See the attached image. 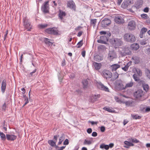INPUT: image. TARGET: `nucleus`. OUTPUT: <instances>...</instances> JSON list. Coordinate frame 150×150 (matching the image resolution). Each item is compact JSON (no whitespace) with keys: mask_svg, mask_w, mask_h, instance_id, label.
Masks as SVG:
<instances>
[{"mask_svg":"<svg viewBox=\"0 0 150 150\" xmlns=\"http://www.w3.org/2000/svg\"><path fill=\"white\" fill-rule=\"evenodd\" d=\"M129 4L127 2V1L125 0V1H124L122 5V8H126Z\"/></svg>","mask_w":150,"mask_h":150,"instance_id":"nucleus-37","label":"nucleus"},{"mask_svg":"<svg viewBox=\"0 0 150 150\" xmlns=\"http://www.w3.org/2000/svg\"><path fill=\"white\" fill-rule=\"evenodd\" d=\"M115 22L118 24L123 23L124 22V20L121 16H117L115 18Z\"/></svg>","mask_w":150,"mask_h":150,"instance_id":"nucleus-11","label":"nucleus"},{"mask_svg":"<svg viewBox=\"0 0 150 150\" xmlns=\"http://www.w3.org/2000/svg\"><path fill=\"white\" fill-rule=\"evenodd\" d=\"M82 83L83 85V88H86L88 85V80L87 79L83 80L82 81Z\"/></svg>","mask_w":150,"mask_h":150,"instance_id":"nucleus-33","label":"nucleus"},{"mask_svg":"<svg viewBox=\"0 0 150 150\" xmlns=\"http://www.w3.org/2000/svg\"><path fill=\"white\" fill-rule=\"evenodd\" d=\"M66 13L65 12H63L62 11H59V16L60 18L62 20L63 18V17L66 16Z\"/></svg>","mask_w":150,"mask_h":150,"instance_id":"nucleus-28","label":"nucleus"},{"mask_svg":"<svg viewBox=\"0 0 150 150\" xmlns=\"http://www.w3.org/2000/svg\"><path fill=\"white\" fill-rule=\"evenodd\" d=\"M65 139L64 135V134H62L61 136L60 137L59 141L58 143V145H60L62 143V141Z\"/></svg>","mask_w":150,"mask_h":150,"instance_id":"nucleus-36","label":"nucleus"},{"mask_svg":"<svg viewBox=\"0 0 150 150\" xmlns=\"http://www.w3.org/2000/svg\"><path fill=\"white\" fill-rule=\"evenodd\" d=\"M125 144L127 146H125V147H129L130 146H133L134 145V144H133L132 143H131L130 142H129L127 141H125L124 142Z\"/></svg>","mask_w":150,"mask_h":150,"instance_id":"nucleus-30","label":"nucleus"},{"mask_svg":"<svg viewBox=\"0 0 150 150\" xmlns=\"http://www.w3.org/2000/svg\"><path fill=\"white\" fill-rule=\"evenodd\" d=\"M7 139L9 141H13L17 138V136L13 134H6Z\"/></svg>","mask_w":150,"mask_h":150,"instance_id":"nucleus-16","label":"nucleus"},{"mask_svg":"<svg viewBox=\"0 0 150 150\" xmlns=\"http://www.w3.org/2000/svg\"><path fill=\"white\" fill-rule=\"evenodd\" d=\"M143 11L144 12H146V13H148L149 12V8L148 7H146L145 8L144 10Z\"/></svg>","mask_w":150,"mask_h":150,"instance_id":"nucleus-56","label":"nucleus"},{"mask_svg":"<svg viewBox=\"0 0 150 150\" xmlns=\"http://www.w3.org/2000/svg\"><path fill=\"white\" fill-rule=\"evenodd\" d=\"M123 38L125 41L131 43L134 42L136 40L135 36L132 34L129 33L125 34Z\"/></svg>","mask_w":150,"mask_h":150,"instance_id":"nucleus-1","label":"nucleus"},{"mask_svg":"<svg viewBox=\"0 0 150 150\" xmlns=\"http://www.w3.org/2000/svg\"><path fill=\"white\" fill-rule=\"evenodd\" d=\"M102 75L104 78L107 79L112 77V74L109 70H104L102 72Z\"/></svg>","mask_w":150,"mask_h":150,"instance_id":"nucleus-5","label":"nucleus"},{"mask_svg":"<svg viewBox=\"0 0 150 150\" xmlns=\"http://www.w3.org/2000/svg\"><path fill=\"white\" fill-rule=\"evenodd\" d=\"M75 93L77 94H80L82 93V92L80 90L78 89L76 91Z\"/></svg>","mask_w":150,"mask_h":150,"instance_id":"nucleus-52","label":"nucleus"},{"mask_svg":"<svg viewBox=\"0 0 150 150\" xmlns=\"http://www.w3.org/2000/svg\"><path fill=\"white\" fill-rule=\"evenodd\" d=\"M129 141L130 142H132L134 143H137L139 142V140H138L136 138L133 139L131 138L129 139Z\"/></svg>","mask_w":150,"mask_h":150,"instance_id":"nucleus-39","label":"nucleus"},{"mask_svg":"<svg viewBox=\"0 0 150 150\" xmlns=\"http://www.w3.org/2000/svg\"><path fill=\"white\" fill-rule=\"evenodd\" d=\"M69 144V140L67 139H66L64 141L63 144L64 145H67Z\"/></svg>","mask_w":150,"mask_h":150,"instance_id":"nucleus-53","label":"nucleus"},{"mask_svg":"<svg viewBox=\"0 0 150 150\" xmlns=\"http://www.w3.org/2000/svg\"><path fill=\"white\" fill-rule=\"evenodd\" d=\"M92 140H89L87 139L84 140L83 144L84 145H90L92 143Z\"/></svg>","mask_w":150,"mask_h":150,"instance_id":"nucleus-35","label":"nucleus"},{"mask_svg":"<svg viewBox=\"0 0 150 150\" xmlns=\"http://www.w3.org/2000/svg\"><path fill=\"white\" fill-rule=\"evenodd\" d=\"M131 47L132 49L134 50H137L139 47V45L137 43H134L132 44Z\"/></svg>","mask_w":150,"mask_h":150,"instance_id":"nucleus-25","label":"nucleus"},{"mask_svg":"<svg viewBox=\"0 0 150 150\" xmlns=\"http://www.w3.org/2000/svg\"><path fill=\"white\" fill-rule=\"evenodd\" d=\"M117 55L115 52L114 51H110L108 54V59L110 61L112 60L113 59L116 58Z\"/></svg>","mask_w":150,"mask_h":150,"instance_id":"nucleus-10","label":"nucleus"},{"mask_svg":"<svg viewBox=\"0 0 150 150\" xmlns=\"http://www.w3.org/2000/svg\"><path fill=\"white\" fill-rule=\"evenodd\" d=\"M47 24H40L39 26L40 28H45L47 27Z\"/></svg>","mask_w":150,"mask_h":150,"instance_id":"nucleus-48","label":"nucleus"},{"mask_svg":"<svg viewBox=\"0 0 150 150\" xmlns=\"http://www.w3.org/2000/svg\"><path fill=\"white\" fill-rule=\"evenodd\" d=\"M83 33V32L82 31H80L78 34L77 36L79 37H80L82 35Z\"/></svg>","mask_w":150,"mask_h":150,"instance_id":"nucleus-59","label":"nucleus"},{"mask_svg":"<svg viewBox=\"0 0 150 150\" xmlns=\"http://www.w3.org/2000/svg\"><path fill=\"white\" fill-rule=\"evenodd\" d=\"M36 69H35L33 70V72H30L29 74H28V76L29 77H31L33 76H34V74L36 72Z\"/></svg>","mask_w":150,"mask_h":150,"instance_id":"nucleus-47","label":"nucleus"},{"mask_svg":"<svg viewBox=\"0 0 150 150\" xmlns=\"http://www.w3.org/2000/svg\"><path fill=\"white\" fill-rule=\"evenodd\" d=\"M25 103L23 105V106L25 105L26 104H27L29 102L28 98H27V99H25Z\"/></svg>","mask_w":150,"mask_h":150,"instance_id":"nucleus-62","label":"nucleus"},{"mask_svg":"<svg viewBox=\"0 0 150 150\" xmlns=\"http://www.w3.org/2000/svg\"><path fill=\"white\" fill-rule=\"evenodd\" d=\"M145 109L144 108V105H141L140 107V110L141 111H144V110Z\"/></svg>","mask_w":150,"mask_h":150,"instance_id":"nucleus-63","label":"nucleus"},{"mask_svg":"<svg viewBox=\"0 0 150 150\" xmlns=\"http://www.w3.org/2000/svg\"><path fill=\"white\" fill-rule=\"evenodd\" d=\"M120 53L122 56H124L126 55L131 54V52L127 47V48H124L122 51L120 52Z\"/></svg>","mask_w":150,"mask_h":150,"instance_id":"nucleus-9","label":"nucleus"},{"mask_svg":"<svg viewBox=\"0 0 150 150\" xmlns=\"http://www.w3.org/2000/svg\"><path fill=\"white\" fill-rule=\"evenodd\" d=\"M150 111V108L147 107L145 109V112H149Z\"/></svg>","mask_w":150,"mask_h":150,"instance_id":"nucleus-64","label":"nucleus"},{"mask_svg":"<svg viewBox=\"0 0 150 150\" xmlns=\"http://www.w3.org/2000/svg\"><path fill=\"white\" fill-rule=\"evenodd\" d=\"M136 23L134 21L131 20L128 22L127 27L129 30H134L136 28Z\"/></svg>","mask_w":150,"mask_h":150,"instance_id":"nucleus-6","label":"nucleus"},{"mask_svg":"<svg viewBox=\"0 0 150 150\" xmlns=\"http://www.w3.org/2000/svg\"><path fill=\"white\" fill-rule=\"evenodd\" d=\"M131 116L132 118L134 119H139L141 118V116L137 115L132 114Z\"/></svg>","mask_w":150,"mask_h":150,"instance_id":"nucleus-40","label":"nucleus"},{"mask_svg":"<svg viewBox=\"0 0 150 150\" xmlns=\"http://www.w3.org/2000/svg\"><path fill=\"white\" fill-rule=\"evenodd\" d=\"M43 41L45 43L49 46L52 45V42H50V41H52L51 40L47 38H45Z\"/></svg>","mask_w":150,"mask_h":150,"instance_id":"nucleus-23","label":"nucleus"},{"mask_svg":"<svg viewBox=\"0 0 150 150\" xmlns=\"http://www.w3.org/2000/svg\"><path fill=\"white\" fill-rule=\"evenodd\" d=\"M140 85H142L143 89L146 91H147L149 88V86L148 84H146L144 81H141L139 82Z\"/></svg>","mask_w":150,"mask_h":150,"instance_id":"nucleus-14","label":"nucleus"},{"mask_svg":"<svg viewBox=\"0 0 150 150\" xmlns=\"http://www.w3.org/2000/svg\"><path fill=\"white\" fill-rule=\"evenodd\" d=\"M147 30V29L146 28H143L141 30L140 33L144 34Z\"/></svg>","mask_w":150,"mask_h":150,"instance_id":"nucleus-45","label":"nucleus"},{"mask_svg":"<svg viewBox=\"0 0 150 150\" xmlns=\"http://www.w3.org/2000/svg\"><path fill=\"white\" fill-rule=\"evenodd\" d=\"M105 38V40H107V38L105 36H101L100 37V39L97 40L98 42L102 44H106V41H105V40H103V38Z\"/></svg>","mask_w":150,"mask_h":150,"instance_id":"nucleus-24","label":"nucleus"},{"mask_svg":"<svg viewBox=\"0 0 150 150\" xmlns=\"http://www.w3.org/2000/svg\"><path fill=\"white\" fill-rule=\"evenodd\" d=\"M147 41L146 40H142L140 41V44L142 45H144L147 44Z\"/></svg>","mask_w":150,"mask_h":150,"instance_id":"nucleus-44","label":"nucleus"},{"mask_svg":"<svg viewBox=\"0 0 150 150\" xmlns=\"http://www.w3.org/2000/svg\"><path fill=\"white\" fill-rule=\"evenodd\" d=\"M97 132H93L92 134V136L94 137H96L97 136Z\"/></svg>","mask_w":150,"mask_h":150,"instance_id":"nucleus-57","label":"nucleus"},{"mask_svg":"<svg viewBox=\"0 0 150 150\" xmlns=\"http://www.w3.org/2000/svg\"><path fill=\"white\" fill-rule=\"evenodd\" d=\"M143 95V91L139 90L136 91L134 93V96L137 98H139L142 97Z\"/></svg>","mask_w":150,"mask_h":150,"instance_id":"nucleus-13","label":"nucleus"},{"mask_svg":"<svg viewBox=\"0 0 150 150\" xmlns=\"http://www.w3.org/2000/svg\"><path fill=\"white\" fill-rule=\"evenodd\" d=\"M98 87L101 90L107 92H109V89L108 88L105 86L101 83H99L98 84Z\"/></svg>","mask_w":150,"mask_h":150,"instance_id":"nucleus-18","label":"nucleus"},{"mask_svg":"<svg viewBox=\"0 0 150 150\" xmlns=\"http://www.w3.org/2000/svg\"><path fill=\"white\" fill-rule=\"evenodd\" d=\"M116 84L117 86L119 87L121 89H122L123 85L122 84V81L120 80H117L116 81Z\"/></svg>","mask_w":150,"mask_h":150,"instance_id":"nucleus-17","label":"nucleus"},{"mask_svg":"<svg viewBox=\"0 0 150 150\" xmlns=\"http://www.w3.org/2000/svg\"><path fill=\"white\" fill-rule=\"evenodd\" d=\"M136 72H137V74L139 76H141L142 75V72L141 70L139 69H137L136 70Z\"/></svg>","mask_w":150,"mask_h":150,"instance_id":"nucleus-42","label":"nucleus"},{"mask_svg":"<svg viewBox=\"0 0 150 150\" xmlns=\"http://www.w3.org/2000/svg\"><path fill=\"white\" fill-rule=\"evenodd\" d=\"M105 130V127L104 126H102L100 128V131L102 132H104Z\"/></svg>","mask_w":150,"mask_h":150,"instance_id":"nucleus-61","label":"nucleus"},{"mask_svg":"<svg viewBox=\"0 0 150 150\" xmlns=\"http://www.w3.org/2000/svg\"><path fill=\"white\" fill-rule=\"evenodd\" d=\"M132 59L135 64H138L139 62V59L137 57H132Z\"/></svg>","mask_w":150,"mask_h":150,"instance_id":"nucleus-27","label":"nucleus"},{"mask_svg":"<svg viewBox=\"0 0 150 150\" xmlns=\"http://www.w3.org/2000/svg\"><path fill=\"white\" fill-rule=\"evenodd\" d=\"M100 148L101 149L104 148L106 150H108L109 148V146L108 145L103 144L100 145Z\"/></svg>","mask_w":150,"mask_h":150,"instance_id":"nucleus-38","label":"nucleus"},{"mask_svg":"<svg viewBox=\"0 0 150 150\" xmlns=\"http://www.w3.org/2000/svg\"><path fill=\"white\" fill-rule=\"evenodd\" d=\"M82 28H83V27L82 26H79L75 28V30L77 31H79V30H81Z\"/></svg>","mask_w":150,"mask_h":150,"instance_id":"nucleus-54","label":"nucleus"},{"mask_svg":"<svg viewBox=\"0 0 150 150\" xmlns=\"http://www.w3.org/2000/svg\"><path fill=\"white\" fill-rule=\"evenodd\" d=\"M114 78L115 79H116L118 77L119 75L118 74L117 72H115L114 74Z\"/></svg>","mask_w":150,"mask_h":150,"instance_id":"nucleus-55","label":"nucleus"},{"mask_svg":"<svg viewBox=\"0 0 150 150\" xmlns=\"http://www.w3.org/2000/svg\"><path fill=\"white\" fill-rule=\"evenodd\" d=\"M45 32L48 34L54 35H57L58 34L59 31L56 28H52L47 29Z\"/></svg>","mask_w":150,"mask_h":150,"instance_id":"nucleus-4","label":"nucleus"},{"mask_svg":"<svg viewBox=\"0 0 150 150\" xmlns=\"http://www.w3.org/2000/svg\"><path fill=\"white\" fill-rule=\"evenodd\" d=\"M1 108L2 110L4 111H5L6 108V103H4V104L3 105Z\"/></svg>","mask_w":150,"mask_h":150,"instance_id":"nucleus-49","label":"nucleus"},{"mask_svg":"<svg viewBox=\"0 0 150 150\" xmlns=\"http://www.w3.org/2000/svg\"><path fill=\"white\" fill-rule=\"evenodd\" d=\"M111 23L110 19L105 18L103 19L101 22L102 27L103 28L106 27L108 25H110Z\"/></svg>","mask_w":150,"mask_h":150,"instance_id":"nucleus-8","label":"nucleus"},{"mask_svg":"<svg viewBox=\"0 0 150 150\" xmlns=\"http://www.w3.org/2000/svg\"><path fill=\"white\" fill-rule=\"evenodd\" d=\"M147 76L150 79V71L149 70H147L146 72Z\"/></svg>","mask_w":150,"mask_h":150,"instance_id":"nucleus-51","label":"nucleus"},{"mask_svg":"<svg viewBox=\"0 0 150 150\" xmlns=\"http://www.w3.org/2000/svg\"><path fill=\"white\" fill-rule=\"evenodd\" d=\"M83 41L81 40L79 41L77 44V48L80 47L83 45Z\"/></svg>","mask_w":150,"mask_h":150,"instance_id":"nucleus-46","label":"nucleus"},{"mask_svg":"<svg viewBox=\"0 0 150 150\" xmlns=\"http://www.w3.org/2000/svg\"><path fill=\"white\" fill-rule=\"evenodd\" d=\"M132 63V62L129 61L127 64H126V65H125V64H124L125 65V67H122L121 68L122 69L125 71H127L129 67L131 65Z\"/></svg>","mask_w":150,"mask_h":150,"instance_id":"nucleus-19","label":"nucleus"},{"mask_svg":"<svg viewBox=\"0 0 150 150\" xmlns=\"http://www.w3.org/2000/svg\"><path fill=\"white\" fill-rule=\"evenodd\" d=\"M87 132L88 134H90L92 132V129L91 128H88L87 129Z\"/></svg>","mask_w":150,"mask_h":150,"instance_id":"nucleus-58","label":"nucleus"},{"mask_svg":"<svg viewBox=\"0 0 150 150\" xmlns=\"http://www.w3.org/2000/svg\"><path fill=\"white\" fill-rule=\"evenodd\" d=\"M140 76H138L137 74H134L132 76V77L134 79V81L137 82H138L140 81Z\"/></svg>","mask_w":150,"mask_h":150,"instance_id":"nucleus-26","label":"nucleus"},{"mask_svg":"<svg viewBox=\"0 0 150 150\" xmlns=\"http://www.w3.org/2000/svg\"><path fill=\"white\" fill-rule=\"evenodd\" d=\"M94 59L97 61H99L103 59L102 57H101L99 55H96L94 57Z\"/></svg>","mask_w":150,"mask_h":150,"instance_id":"nucleus-41","label":"nucleus"},{"mask_svg":"<svg viewBox=\"0 0 150 150\" xmlns=\"http://www.w3.org/2000/svg\"><path fill=\"white\" fill-rule=\"evenodd\" d=\"M134 84V82L131 81L130 82L126 84V85L124 87L122 88V90H124L128 88L132 87Z\"/></svg>","mask_w":150,"mask_h":150,"instance_id":"nucleus-22","label":"nucleus"},{"mask_svg":"<svg viewBox=\"0 0 150 150\" xmlns=\"http://www.w3.org/2000/svg\"><path fill=\"white\" fill-rule=\"evenodd\" d=\"M93 65L95 69L96 70H99L100 68V64L95 62L93 63Z\"/></svg>","mask_w":150,"mask_h":150,"instance_id":"nucleus-31","label":"nucleus"},{"mask_svg":"<svg viewBox=\"0 0 150 150\" xmlns=\"http://www.w3.org/2000/svg\"><path fill=\"white\" fill-rule=\"evenodd\" d=\"M48 3V1L45 2L43 5L42 7L41 10L45 13H47L49 12V7Z\"/></svg>","mask_w":150,"mask_h":150,"instance_id":"nucleus-7","label":"nucleus"},{"mask_svg":"<svg viewBox=\"0 0 150 150\" xmlns=\"http://www.w3.org/2000/svg\"><path fill=\"white\" fill-rule=\"evenodd\" d=\"M103 109L107 111L110 112H112V110L110 109L109 108H107V107H104Z\"/></svg>","mask_w":150,"mask_h":150,"instance_id":"nucleus-50","label":"nucleus"},{"mask_svg":"<svg viewBox=\"0 0 150 150\" xmlns=\"http://www.w3.org/2000/svg\"><path fill=\"white\" fill-rule=\"evenodd\" d=\"M143 4V1L141 0H139L135 4V6L137 9L141 8Z\"/></svg>","mask_w":150,"mask_h":150,"instance_id":"nucleus-20","label":"nucleus"},{"mask_svg":"<svg viewBox=\"0 0 150 150\" xmlns=\"http://www.w3.org/2000/svg\"><path fill=\"white\" fill-rule=\"evenodd\" d=\"M100 96L99 95H95L92 96L91 98L92 101L93 102L95 101H96L97 99L99 98Z\"/></svg>","mask_w":150,"mask_h":150,"instance_id":"nucleus-32","label":"nucleus"},{"mask_svg":"<svg viewBox=\"0 0 150 150\" xmlns=\"http://www.w3.org/2000/svg\"><path fill=\"white\" fill-rule=\"evenodd\" d=\"M97 23V19H92L90 21V25L91 26H92L94 28Z\"/></svg>","mask_w":150,"mask_h":150,"instance_id":"nucleus-29","label":"nucleus"},{"mask_svg":"<svg viewBox=\"0 0 150 150\" xmlns=\"http://www.w3.org/2000/svg\"><path fill=\"white\" fill-rule=\"evenodd\" d=\"M141 17L144 19H146L148 18V16L147 14H142L141 15Z\"/></svg>","mask_w":150,"mask_h":150,"instance_id":"nucleus-43","label":"nucleus"},{"mask_svg":"<svg viewBox=\"0 0 150 150\" xmlns=\"http://www.w3.org/2000/svg\"><path fill=\"white\" fill-rule=\"evenodd\" d=\"M56 141H53L52 140H50L48 141V143L52 146H54L56 145Z\"/></svg>","mask_w":150,"mask_h":150,"instance_id":"nucleus-34","label":"nucleus"},{"mask_svg":"<svg viewBox=\"0 0 150 150\" xmlns=\"http://www.w3.org/2000/svg\"><path fill=\"white\" fill-rule=\"evenodd\" d=\"M6 79H4L1 82V91L3 93H4L5 91L6 84Z\"/></svg>","mask_w":150,"mask_h":150,"instance_id":"nucleus-12","label":"nucleus"},{"mask_svg":"<svg viewBox=\"0 0 150 150\" xmlns=\"http://www.w3.org/2000/svg\"><path fill=\"white\" fill-rule=\"evenodd\" d=\"M121 66L117 64H114L110 66V70L112 72L116 71L117 69L120 67Z\"/></svg>","mask_w":150,"mask_h":150,"instance_id":"nucleus-15","label":"nucleus"},{"mask_svg":"<svg viewBox=\"0 0 150 150\" xmlns=\"http://www.w3.org/2000/svg\"><path fill=\"white\" fill-rule=\"evenodd\" d=\"M110 42L113 46H121L123 43L122 39L116 38L111 39Z\"/></svg>","mask_w":150,"mask_h":150,"instance_id":"nucleus-3","label":"nucleus"},{"mask_svg":"<svg viewBox=\"0 0 150 150\" xmlns=\"http://www.w3.org/2000/svg\"><path fill=\"white\" fill-rule=\"evenodd\" d=\"M23 23L25 29H27L28 31H31L32 26L28 17H24L23 18Z\"/></svg>","mask_w":150,"mask_h":150,"instance_id":"nucleus-2","label":"nucleus"},{"mask_svg":"<svg viewBox=\"0 0 150 150\" xmlns=\"http://www.w3.org/2000/svg\"><path fill=\"white\" fill-rule=\"evenodd\" d=\"M67 6L73 9L75 8V4L73 1H68L67 3Z\"/></svg>","mask_w":150,"mask_h":150,"instance_id":"nucleus-21","label":"nucleus"},{"mask_svg":"<svg viewBox=\"0 0 150 150\" xmlns=\"http://www.w3.org/2000/svg\"><path fill=\"white\" fill-rule=\"evenodd\" d=\"M129 4H132L133 3V0H126Z\"/></svg>","mask_w":150,"mask_h":150,"instance_id":"nucleus-60","label":"nucleus"}]
</instances>
